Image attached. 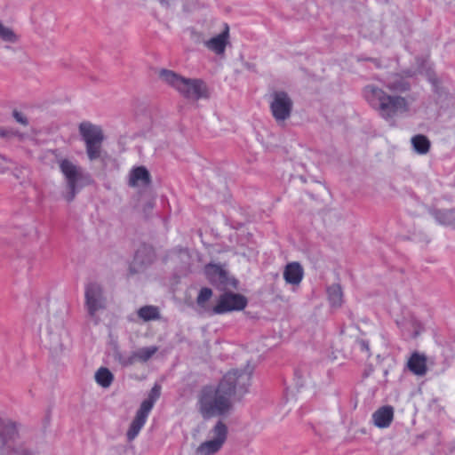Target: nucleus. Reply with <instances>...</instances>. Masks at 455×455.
Returning a JSON list of instances; mask_svg holds the SVG:
<instances>
[{
	"instance_id": "4be33fe9",
	"label": "nucleus",
	"mask_w": 455,
	"mask_h": 455,
	"mask_svg": "<svg viewBox=\"0 0 455 455\" xmlns=\"http://www.w3.org/2000/svg\"><path fill=\"white\" fill-rule=\"evenodd\" d=\"M95 380L102 387H108L111 386L114 380V374L109 369L106 367H100L95 372Z\"/></svg>"
},
{
	"instance_id": "e433bc0d",
	"label": "nucleus",
	"mask_w": 455,
	"mask_h": 455,
	"mask_svg": "<svg viewBox=\"0 0 455 455\" xmlns=\"http://www.w3.org/2000/svg\"><path fill=\"white\" fill-rule=\"evenodd\" d=\"M191 38L196 44H200L203 41L202 34L196 32L195 29H191Z\"/></svg>"
},
{
	"instance_id": "7ed1b4c3",
	"label": "nucleus",
	"mask_w": 455,
	"mask_h": 455,
	"mask_svg": "<svg viewBox=\"0 0 455 455\" xmlns=\"http://www.w3.org/2000/svg\"><path fill=\"white\" fill-rule=\"evenodd\" d=\"M159 76L163 81L175 88L187 100H198L209 99L211 96L209 87L203 79L187 78L164 68L160 71Z\"/></svg>"
},
{
	"instance_id": "5701e85b",
	"label": "nucleus",
	"mask_w": 455,
	"mask_h": 455,
	"mask_svg": "<svg viewBox=\"0 0 455 455\" xmlns=\"http://www.w3.org/2000/svg\"><path fill=\"white\" fill-rule=\"evenodd\" d=\"M146 420L147 419L135 415L126 433V436L129 441L133 440L139 435L140 429L145 425Z\"/></svg>"
},
{
	"instance_id": "ea45409f",
	"label": "nucleus",
	"mask_w": 455,
	"mask_h": 455,
	"mask_svg": "<svg viewBox=\"0 0 455 455\" xmlns=\"http://www.w3.org/2000/svg\"><path fill=\"white\" fill-rule=\"evenodd\" d=\"M403 74L407 76V77H411L413 76L414 75V72L411 69H407V70H404L403 71Z\"/></svg>"
},
{
	"instance_id": "6ab92c4d",
	"label": "nucleus",
	"mask_w": 455,
	"mask_h": 455,
	"mask_svg": "<svg viewBox=\"0 0 455 455\" xmlns=\"http://www.w3.org/2000/svg\"><path fill=\"white\" fill-rule=\"evenodd\" d=\"M385 86L392 92L403 93L411 90V83L398 74H395Z\"/></svg>"
},
{
	"instance_id": "412c9836",
	"label": "nucleus",
	"mask_w": 455,
	"mask_h": 455,
	"mask_svg": "<svg viewBox=\"0 0 455 455\" xmlns=\"http://www.w3.org/2000/svg\"><path fill=\"white\" fill-rule=\"evenodd\" d=\"M413 150L419 155H426L431 148V141L424 134H417L411 139Z\"/></svg>"
},
{
	"instance_id": "79ce46f5",
	"label": "nucleus",
	"mask_w": 455,
	"mask_h": 455,
	"mask_svg": "<svg viewBox=\"0 0 455 455\" xmlns=\"http://www.w3.org/2000/svg\"><path fill=\"white\" fill-rule=\"evenodd\" d=\"M4 162H9V159L4 155L0 154V164H2Z\"/></svg>"
},
{
	"instance_id": "9d476101",
	"label": "nucleus",
	"mask_w": 455,
	"mask_h": 455,
	"mask_svg": "<svg viewBox=\"0 0 455 455\" xmlns=\"http://www.w3.org/2000/svg\"><path fill=\"white\" fill-rule=\"evenodd\" d=\"M211 432L214 435V439L202 443L196 449V454L213 455L225 443L228 437V427L222 420H219Z\"/></svg>"
},
{
	"instance_id": "423d86ee",
	"label": "nucleus",
	"mask_w": 455,
	"mask_h": 455,
	"mask_svg": "<svg viewBox=\"0 0 455 455\" xmlns=\"http://www.w3.org/2000/svg\"><path fill=\"white\" fill-rule=\"evenodd\" d=\"M204 274L209 283L220 291L228 288L238 289L239 281L230 276L229 273L220 265L209 263L204 267Z\"/></svg>"
},
{
	"instance_id": "b1692460",
	"label": "nucleus",
	"mask_w": 455,
	"mask_h": 455,
	"mask_svg": "<svg viewBox=\"0 0 455 455\" xmlns=\"http://www.w3.org/2000/svg\"><path fill=\"white\" fill-rule=\"evenodd\" d=\"M328 298L332 306H340L342 303V290L339 284H332L327 289Z\"/></svg>"
},
{
	"instance_id": "0eeeda50",
	"label": "nucleus",
	"mask_w": 455,
	"mask_h": 455,
	"mask_svg": "<svg viewBox=\"0 0 455 455\" xmlns=\"http://www.w3.org/2000/svg\"><path fill=\"white\" fill-rule=\"evenodd\" d=\"M247 298L241 294L233 291H225L222 293L212 312L215 315H223L232 311H240L247 307Z\"/></svg>"
},
{
	"instance_id": "f257e3e1",
	"label": "nucleus",
	"mask_w": 455,
	"mask_h": 455,
	"mask_svg": "<svg viewBox=\"0 0 455 455\" xmlns=\"http://www.w3.org/2000/svg\"><path fill=\"white\" fill-rule=\"evenodd\" d=\"M251 372L234 369L217 386H204L198 393L196 409L204 420L225 417L233 410L232 397L240 402L249 391Z\"/></svg>"
},
{
	"instance_id": "9b49d317",
	"label": "nucleus",
	"mask_w": 455,
	"mask_h": 455,
	"mask_svg": "<svg viewBox=\"0 0 455 455\" xmlns=\"http://www.w3.org/2000/svg\"><path fill=\"white\" fill-rule=\"evenodd\" d=\"M20 439L15 422L0 418V455H8L13 443Z\"/></svg>"
},
{
	"instance_id": "4c0bfd02",
	"label": "nucleus",
	"mask_w": 455,
	"mask_h": 455,
	"mask_svg": "<svg viewBox=\"0 0 455 455\" xmlns=\"http://www.w3.org/2000/svg\"><path fill=\"white\" fill-rule=\"evenodd\" d=\"M294 375L297 378V385L302 387L303 386V375L300 370L297 369L294 371Z\"/></svg>"
},
{
	"instance_id": "393cba45",
	"label": "nucleus",
	"mask_w": 455,
	"mask_h": 455,
	"mask_svg": "<svg viewBox=\"0 0 455 455\" xmlns=\"http://www.w3.org/2000/svg\"><path fill=\"white\" fill-rule=\"evenodd\" d=\"M158 350V347L156 346L152 347H145L140 348L137 351H133V357L140 362L146 363L148 361Z\"/></svg>"
},
{
	"instance_id": "f704fd0d",
	"label": "nucleus",
	"mask_w": 455,
	"mask_h": 455,
	"mask_svg": "<svg viewBox=\"0 0 455 455\" xmlns=\"http://www.w3.org/2000/svg\"><path fill=\"white\" fill-rule=\"evenodd\" d=\"M357 344L359 346V348L361 351L365 352L368 354V356L371 355L370 353V344L368 340L365 339H358Z\"/></svg>"
},
{
	"instance_id": "1a4fd4ad",
	"label": "nucleus",
	"mask_w": 455,
	"mask_h": 455,
	"mask_svg": "<svg viewBox=\"0 0 455 455\" xmlns=\"http://www.w3.org/2000/svg\"><path fill=\"white\" fill-rule=\"evenodd\" d=\"M272 100L270 102V111L275 120L283 122L287 120L291 114L293 102L285 91H274L271 93Z\"/></svg>"
},
{
	"instance_id": "a878e982",
	"label": "nucleus",
	"mask_w": 455,
	"mask_h": 455,
	"mask_svg": "<svg viewBox=\"0 0 455 455\" xmlns=\"http://www.w3.org/2000/svg\"><path fill=\"white\" fill-rule=\"evenodd\" d=\"M113 357L121 364L122 367H129L135 363L133 352L130 355H124L117 345L113 348Z\"/></svg>"
},
{
	"instance_id": "6e6552de",
	"label": "nucleus",
	"mask_w": 455,
	"mask_h": 455,
	"mask_svg": "<svg viewBox=\"0 0 455 455\" xmlns=\"http://www.w3.org/2000/svg\"><path fill=\"white\" fill-rule=\"evenodd\" d=\"M84 307L90 316H94L99 310L106 308V297L101 284L91 282L84 289Z\"/></svg>"
},
{
	"instance_id": "c03bdc74",
	"label": "nucleus",
	"mask_w": 455,
	"mask_h": 455,
	"mask_svg": "<svg viewBox=\"0 0 455 455\" xmlns=\"http://www.w3.org/2000/svg\"><path fill=\"white\" fill-rule=\"evenodd\" d=\"M317 185L323 189L324 190V187L321 184V183H317Z\"/></svg>"
},
{
	"instance_id": "a19ab883",
	"label": "nucleus",
	"mask_w": 455,
	"mask_h": 455,
	"mask_svg": "<svg viewBox=\"0 0 455 455\" xmlns=\"http://www.w3.org/2000/svg\"><path fill=\"white\" fill-rule=\"evenodd\" d=\"M154 206V204L152 202H148L144 206V211L151 210Z\"/></svg>"
},
{
	"instance_id": "2eb2a0df",
	"label": "nucleus",
	"mask_w": 455,
	"mask_h": 455,
	"mask_svg": "<svg viewBox=\"0 0 455 455\" xmlns=\"http://www.w3.org/2000/svg\"><path fill=\"white\" fill-rule=\"evenodd\" d=\"M212 294L213 292L211 288L203 287L200 289L196 300L199 314H205L210 316L215 315V314L212 312L213 307L208 304V301L212 297Z\"/></svg>"
},
{
	"instance_id": "aec40b11",
	"label": "nucleus",
	"mask_w": 455,
	"mask_h": 455,
	"mask_svg": "<svg viewBox=\"0 0 455 455\" xmlns=\"http://www.w3.org/2000/svg\"><path fill=\"white\" fill-rule=\"evenodd\" d=\"M430 213L439 224L451 226L455 229V208L436 209Z\"/></svg>"
},
{
	"instance_id": "20e7f679",
	"label": "nucleus",
	"mask_w": 455,
	"mask_h": 455,
	"mask_svg": "<svg viewBox=\"0 0 455 455\" xmlns=\"http://www.w3.org/2000/svg\"><path fill=\"white\" fill-rule=\"evenodd\" d=\"M60 170L65 177L67 193L64 198L68 203H71L76 198L77 193L85 186L92 183L89 173L84 172L82 167L75 164L68 159H62L59 163Z\"/></svg>"
},
{
	"instance_id": "39448f33",
	"label": "nucleus",
	"mask_w": 455,
	"mask_h": 455,
	"mask_svg": "<svg viewBox=\"0 0 455 455\" xmlns=\"http://www.w3.org/2000/svg\"><path fill=\"white\" fill-rule=\"evenodd\" d=\"M79 133L85 143L86 154L90 161H95L100 155L104 134L102 129L90 122L79 124Z\"/></svg>"
},
{
	"instance_id": "7c9ffc66",
	"label": "nucleus",
	"mask_w": 455,
	"mask_h": 455,
	"mask_svg": "<svg viewBox=\"0 0 455 455\" xmlns=\"http://www.w3.org/2000/svg\"><path fill=\"white\" fill-rule=\"evenodd\" d=\"M100 156L96 160H100L103 169H107L109 164H115L116 160L112 158L110 155H108L106 151L102 150V148L100 149Z\"/></svg>"
},
{
	"instance_id": "4468645a",
	"label": "nucleus",
	"mask_w": 455,
	"mask_h": 455,
	"mask_svg": "<svg viewBox=\"0 0 455 455\" xmlns=\"http://www.w3.org/2000/svg\"><path fill=\"white\" fill-rule=\"evenodd\" d=\"M394 419V408L391 405L379 407L372 413V421L379 428L388 427Z\"/></svg>"
},
{
	"instance_id": "473e14b6",
	"label": "nucleus",
	"mask_w": 455,
	"mask_h": 455,
	"mask_svg": "<svg viewBox=\"0 0 455 455\" xmlns=\"http://www.w3.org/2000/svg\"><path fill=\"white\" fill-rule=\"evenodd\" d=\"M427 80L431 84L432 87L437 88V84H439V79H438L435 72L433 69L428 68L427 70Z\"/></svg>"
},
{
	"instance_id": "c756f323",
	"label": "nucleus",
	"mask_w": 455,
	"mask_h": 455,
	"mask_svg": "<svg viewBox=\"0 0 455 455\" xmlns=\"http://www.w3.org/2000/svg\"><path fill=\"white\" fill-rule=\"evenodd\" d=\"M154 404H155V403H153L152 401L146 398L140 403V406L139 410L137 411L136 415L147 419L149 412L151 411L152 408L154 407Z\"/></svg>"
},
{
	"instance_id": "f8f14e48",
	"label": "nucleus",
	"mask_w": 455,
	"mask_h": 455,
	"mask_svg": "<svg viewBox=\"0 0 455 455\" xmlns=\"http://www.w3.org/2000/svg\"><path fill=\"white\" fill-rule=\"evenodd\" d=\"M151 182V175L145 166H136L131 170L128 181L130 187L148 188L150 186Z\"/></svg>"
},
{
	"instance_id": "2f4dec72",
	"label": "nucleus",
	"mask_w": 455,
	"mask_h": 455,
	"mask_svg": "<svg viewBox=\"0 0 455 455\" xmlns=\"http://www.w3.org/2000/svg\"><path fill=\"white\" fill-rule=\"evenodd\" d=\"M161 395V386L156 383L148 393V399L156 403Z\"/></svg>"
},
{
	"instance_id": "f03ea898",
	"label": "nucleus",
	"mask_w": 455,
	"mask_h": 455,
	"mask_svg": "<svg viewBox=\"0 0 455 455\" xmlns=\"http://www.w3.org/2000/svg\"><path fill=\"white\" fill-rule=\"evenodd\" d=\"M363 96L379 116L387 121L393 120L398 115L406 113L410 109V103L406 98L387 94L384 90L373 84H368L363 88Z\"/></svg>"
},
{
	"instance_id": "c9c22d12",
	"label": "nucleus",
	"mask_w": 455,
	"mask_h": 455,
	"mask_svg": "<svg viewBox=\"0 0 455 455\" xmlns=\"http://www.w3.org/2000/svg\"><path fill=\"white\" fill-rule=\"evenodd\" d=\"M16 133H17L16 132L12 131L11 129L0 127V138H11V137L15 136Z\"/></svg>"
},
{
	"instance_id": "72a5a7b5",
	"label": "nucleus",
	"mask_w": 455,
	"mask_h": 455,
	"mask_svg": "<svg viewBox=\"0 0 455 455\" xmlns=\"http://www.w3.org/2000/svg\"><path fill=\"white\" fill-rule=\"evenodd\" d=\"M12 116L13 118L20 124L22 125H28V120L26 116H23L22 113H20V111L14 109L12 111Z\"/></svg>"
},
{
	"instance_id": "a211bd4d",
	"label": "nucleus",
	"mask_w": 455,
	"mask_h": 455,
	"mask_svg": "<svg viewBox=\"0 0 455 455\" xmlns=\"http://www.w3.org/2000/svg\"><path fill=\"white\" fill-rule=\"evenodd\" d=\"M156 252L151 245L143 243L136 251L134 255L135 261L141 266H148L154 262Z\"/></svg>"
},
{
	"instance_id": "cd10ccee",
	"label": "nucleus",
	"mask_w": 455,
	"mask_h": 455,
	"mask_svg": "<svg viewBox=\"0 0 455 455\" xmlns=\"http://www.w3.org/2000/svg\"><path fill=\"white\" fill-rule=\"evenodd\" d=\"M0 39L14 44L19 41V36L12 28L4 26L2 21H0Z\"/></svg>"
},
{
	"instance_id": "c85d7f7f",
	"label": "nucleus",
	"mask_w": 455,
	"mask_h": 455,
	"mask_svg": "<svg viewBox=\"0 0 455 455\" xmlns=\"http://www.w3.org/2000/svg\"><path fill=\"white\" fill-rule=\"evenodd\" d=\"M11 450L8 455H36L34 451L25 446V444L18 443V441L13 443Z\"/></svg>"
},
{
	"instance_id": "f3484780",
	"label": "nucleus",
	"mask_w": 455,
	"mask_h": 455,
	"mask_svg": "<svg viewBox=\"0 0 455 455\" xmlns=\"http://www.w3.org/2000/svg\"><path fill=\"white\" fill-rule=\"evenodd\" d=\"M408 369L415 375L424 376L427 373V357L419 352H413L407 363Z\"/></svg>"
},
{
	"instance_id": "37998d69",
	"label": "nucleus",
	"mask_w": 455,
	"mask_h": 455,
	"mask_svg": "<svg viewBox=\"0 0 455 455\" xmlns=\"http://www.w3.org/2000/svg\"><path fill=\"white\" fill-rule=\"evenodd\" d=\"M366 60H368V61H371V62H373V63H376V62L378 61V60H377V59H374V58H368V59H366Z\"/></svg>"
},
{
	"instance_id": "bb28decb",
	"label": "nucleus",
	"mask_w": 455,
	"mask_h": 455,
	"mask_svg": "<svg viewBox=\"0 0 455 455\" xmlns=\"http://www.w3.org/2000/svg\"><path fill=\"white\" fill-rule=\"evenodd\" d=\"M138 315L144 321H151L159 318V310L155 306H143L138 311Z\"/></svg>"
},
{
	"instance_id": "58836bf2",
	"label": "nucleus",
	"mask_w": 455,
	"mask_h": 455,
	"mask_svg": "<svg viewBox=\"0 0 455 455\" xmlns=\"http://www.w3.org/2000/svg\"><path fill=\"white\" fill-rule=\"evenodd\" d=\"M433 92L435 93H436V94L442 95L443 88L440 86V83L437 84V88L436 87H433Z\"/></svg>"
},
{
	"instance_id": "dca6fc26",
	"label": "nucleus",
	"mask_w": 455,
	"mask_h": 455,
	"mask_svg": "<svg viewBox=\"0 0 455 455\" xmlns=\"http://www.w3.org/2000/svg\"><path fill=\"white\" fill-rule=\"evenodd\" d=\"M304 271L299 262L288 263L283 271V278L287 283L298 285L303 278Z\"/></svg>"
},
{
	"instance_id": "ddd939ff",
	"label": "nucleus",
	"mask_w": 455,
	"mask_h": 455,
	"mask_svg": "<svg viewBox=\"0 0 455 455\" xmlns=\"http://www.w3.org/2000/svg\"><path fill=\"white\" fill-rule=\"evenodd\" d=\"M229 27L227 23L224 24L223 31L216 36L212 37L206 41L205 46L218 55H222L225 52L227 45L229 44Z\"/></svg>"
}]
</instances>
